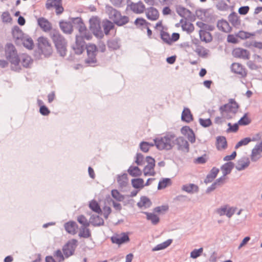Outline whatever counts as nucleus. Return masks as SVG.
<instances>
[{
  "label": "nucleus",
  "mask_w": 262,
  "mask_h": 262,
  "mask_svg": "<svg viewBox=\"0 0 262 262\" xmlns=\"http://www.w3.org/2000/svg\"><path fill=\"white\" fill-rule=\"evenodd\" d=\"M111 240L113 244L118 245L126 243L130 241L128 233L122 232L120 234H116L111 237Z\"/></svg>",
  "instance_id": "obj_13"
},
{
  "label": "nucleus",
  "mask_w": 262,
  "mask_h": 262,
  "mask_svg": "<svg viewBox=\"0 0 262 262\" xmlns=\"http://www.w3.org/2000/svg\"><path fill=\"white\" fill-rule=\"evenodd\" d=\"M254 35V34L250 33L244 31H239L236 34V36L242 39L249 38L251 36Z\"/></svg>",
  "instance_id": "obj_52"
},
{
  "label": "nucleus",
  "mask_w": 262,
  "mask_h": 262,
  "mask_svg": "<svg viewBox=\"0 0 262 262\" xmlns=\"http://www.w3.org/2000/svg\"><path fill=\"white\" fill-rule=\"evenodd\" d=\"M38 24L39 27L45 31H52L51 24L45 18L40 17L37 20Z\"/></svg>",
  "instance_id": "obj_23"
},
{
  "label": "nucleus",
  "mask_w": 262,
  "mask_h": 262,
  "mask_svg": "<svg viewBox=\"0 0 262 262\" xmlns=\"http://www.w3.org/2000/svg\"><path fill=\"white\" fill-rule=\"evenodd\" d=\"M182 190L189 193H197L199 191L198 185L194 184H189L183 185Z\"/></svg>",
  "instance_id": "obj_33"
},
{
  "label": "nucleus",
  "mask_w": 262,
  "mask_h": 262,
  "mask_svg": "<svg viewBox=\"0 0 262 262\" xmlns=\"http://www.w3.org/2000/svg\"><path fill=\"white\" fill-rule=\"evenodd\" d=\"M117 182L120 187L123 188L126 187L128 182L127 174L125 173L121 176H118Z\"/></svg>",
  "instance_id": "obj_38"
},
{
  "label": "nucleus",
  "mask_w": 262,
  "mask_h": 262,
  "mask_svg": "<svg viewBox=\"0 0 262 262\" xmlns=\"http://www.w3.org/2000/svg\"><path fill=\"white\" fill-rule=\"evenodd\" d=\"M219 172V169L213 167L209 173L207 175L206 178L204 180V183L208 184L212 182L214 179L216 177L218 173Z\"/></svg>",
  "instance_id": "obj_27"
},
{
  "label": "nucleus",
  "mask_w": 262,
  "mask_h": 262,
  "mask_svg": "<svg viewBox=\"0 0 262 262\" xmlns=\"http://www.w3.org/2000/svg\"><path fill=\"white\" fill-rule=\"evenodd\" d=\"M141 150L144 152H147L149 150V143L145 141L141 142L140 144Z\"/></svg>",
  "instance_id": "obj_63"
},
{
  "label": "nucleus",
  "mask_w": 262,
  "mask_h": 262,
  "mask_svg": "<svg viewBox=\"0 0 262 262\" xmlns=\"http://www.w3.org/2000/svg\"><path fill=\"white\" fill-rule=\"evenodd\" d=\"M146 16L148 19L152 21L157 20L159 17L158 10L154 7H150L145 10Z\"/></svg>",
  "instance_id": "obj_17"
},
{
  "label": "nucleus",
  "mask_w": 262,
  "mask_h": 262,
  "mask_svg": "<svg viewBox=\"0 0 262 262\" xmlns=\"http://www.w3.org/2000/svg\"><path fill=\"white\" fill-rule=\"evenodd\" d=\"M228 20L236 28H238L241 26V20L239 16L235 12H232L229 15Z\"/></svg>",
  "instance_id": "obj_22"
},
{
  "label": "nucleus",
  "mask_w": 262,
  "mask_h": 262,
  "mask_svg": "<svg viewBox=\"0 0 262 262\" xmlns=\"http://www.w3.org/2000/svg\"><path fill=\"white\" fill-rule=\"evenodd\" d=\"M70 19L72 24H73V27L77 28L80 33L85 30L86 26L81 17H73Z\"/></svg>",
  "instance_id": "obj_18"
},
{
  "label": "nucleus",
  "mask_w": 262,
  "mask_h": 262,
  "mask_svg": "<svg viewBox=\"0 0 262 262\" xmlns=\"http://www.w3.org/2000/svg\"><path fill=\"white\" fill-rule=\"evenodd\" d=\"M111 194L112 197L118 202L123 201L124 199V196L121 194L117 189L112 190Z\"/></svg>",
  "instance_id": "obj_49"
},
{
  "label": "nucleus",
  "mask_w": 262,
  "mask_h": 262,
  "mask_svg": "<svg viewBox=\"0 0 262 262\" xmlns=\"http://www.w3.org/2000/svg\"><path fill=\"white\" fill-rule=\"evenodd\" d=\"M115 24L111 20L105 19L102 22V26L103 28V34L108 35L110 34V31L115 28Z\"/></svg>",
  "instance_id": "obj_24"
},
{
  "label": "nucleus",
  "mask_w": 262,
  "mask_h": 262,
  "mask_svg": "<svg viewBox=\"0 0 262 262\" xmlns=\"http://www.w3.org/2000/svg\"><path fill=\"white\" fill-rule=\"evenodd\" d=\"M160 37L161 39L168 45L171 44V39L168 32L164 31L163 29L160 31Z\"/></svg>",
  "instance_id": "obj_45"
},
{
  "label": "nucleus",
  "mask_w": 262,
  "mask_h": 262,
  "mask_svg": "<svg viewBox=\"0 0 262 262\" xmlns=\"http://www.w3.org/2000/svg\"><path fill=\"white\" fill-rule=\"evenodd\" d=\"M216 27L219 30L223 32L229 33L232 30V27H230L229 23L223 19L217 21Z\"/></svg>",
  "instance_id": "obj_20"
},
{
  "label": "nucleus",
  "mask_w": 262,
  "mask_h": 262,
  "mask_svg": "<svg viewBox=\"0 0 262 262\" xmlns=\"http://www.w3.org/2000/svg\"><path fill=\"white\" fill-rule=\"evenodd\" d=\"M144 213L146 215L147 219L150 221L153 225H156L159 223L160 219L156 214L147 212H145Z\"/></svg>",
  "instance_id": "obj_42"
},
{
  "label": "nucleus",
  "mask_w": 262,
  "mask_h": 262,
  "mask_svg": "<svg viewBox=\"0 0 262 262\" xmlns=\"http://www.w3.org/2000/svg\"><path fill=\"white\" fill-rule=\"evenodd\" d=\"M86 48V46H85V42L83 40V37L76 35L75 43L72 47L75 54L77 55L81 54Z\"/></svg>",
  "instance_id": "obj_9"
},
{
  "label": "nucleus",
  "mask_w": 262,
  "mask_h": 262,
  "mask_svg": "<svg viewBox=\"0 0 262 262\" xmlns=\"http://www.w3.org/2000/svg\"><path fill=\"white\" fill-rule=\"evenodd\" d=\"M134 24L137 28H140L143 26L150 25V23L147 22L144 18L142 17L137 18L134 21Z\"/></svg>",
  "instance_id": "obj_47"
},
{
  "label": "nucleus",
  "mask_w": 262,
  "mask_h": 262,
  "mask_svg": "<svg viewBox=\"0 0 262 262\" xmlns=\"http://www.w3.org/2000/svg\"><path fill=\"white\" fill-rule=\"evenodd\" d=\"M132 185L136 189L142 188L144 187V180L141 178H136L132 180Z\"/></svg>",
  "instance_id": "obj_44"
},
{
  "label": "nucleus",
  "mask_w": 262,
  "mask_h": 262,
  "mask_svg": "<svg viewBox=\"0 0 262 262\" xmlns=\"http://www.w3.org/2000/svg\"><path fill=\"white\" fill-rule=\"evenodd\" d=\"M175 137L174 134L168 133L163 137L156 138L154 139L155 146L160 150H171L174 145V139Z\"/></svg>",
  "instance_id": "obj_4"
},
{
  "label": "nucleus",
  "mask_w": 262,
  "mask_h": 262,
  "mask_svg": "<svg viewBox=\"0 0 262 262\" xmlns=\"http://www.w3.org/2000/svg\"><path fill=\"white\" fill-rule=\"evenodd\" d=\"M106 199H107V201L108 203H110V202L112 203L114 208L116 210L120 211L122 209L121 205L120 203H116L114 200H113L112 198H111L110 195H108V196L107 197Z\"/></svg>",
  "instance_id": "obj_57"
},
{
  "label": "nucleus",
  "mask_w": 262,
  "mask_h": 262,
  "mask_svg": "<svg viewBox=\"0 0 262 262\" xmlns=\"http://www.w3.org/2000/svg\"><path fill=\"white\" fill-rule=\"evenodd\" d=\"M79 236L83 238H89L91 236L90 230L86 227H83L79 233Z\"/></svg>",
  "instance_id": "obj_50"
},
{
  "label": "nucleus",
  "mask_w": 262,
  "mask_h": 262,
  "mask_svg": "<svg viewBox=\"0 0 262 262\" xmlns=\"http://www.w3.org/2000/svg\"><path fill=\"white\" fill-rule=\"evenodd\" d=\"M39 113L43 116H48L50 113V111L49 108L45 105L40 106L39 108Z\"/></svg>",
  "instance_id": "obj_64"
},
{
  "label": "nucleus",
  "mask_w": 262,
  "mask_h": 262,
  "mask_svg": "<svg viewBox=\"0 0 262 262\" xmlns=\"http://www.w3.org/2000/svg\"><path fill=\"white\" fill-rule=\"evenodd\" d=\"M5 49L6 58L11 64V70L19 72L21 70L19 66L20 59L15 46L11 43H8L6 45Z\"/></svg>",
  "instance_id": "obj_3"
},
{
  "label": "nucleus",
  "mask_w": 262,
  "mask_h": 262,
  "mask_svg": "<svg viewBox=\"0 0 262 262\" xmlns=\"http://www.w3.org/2000/svg\"><path fill=\"white\" fill-rule=\"evenodd\" d=\"M174 145H177V149L185 152L189 151V144L188 141L183 137L174 139Z\"/></svg>",
  "instance_id": "obj_11"
},
{
  "label": "nucleus",
  "mask_w": 262,
  "mask_h": 262,
  "mask_svg": "<svg viewBox=\"0 0 262 262\" xmlns=\"http://www.w3.org/2000/svg\"><path fill=\"white\" fill-rule=\"evenodd\" d=\"M77 246V240L76 239H72L68 242L62 249L66 257L68 258L74 254Z\"/></svg>",
  "instance_id": "obj_10"
},
{
  "label": "nucleus",
  "mask_w": 262,
  "mask_h": 262,
  "mask_svg": "<svg viewBox=\"0 0 262 262\" xmlns=\"http://www.w3.org/2000/svg\"><path fill=\"white\" fill-rule=\"evenodd\" d=\"M90 30L97 38L102 39L104 37L103 32L101 27L100 19L98 16H93L89 20Z\"/></svg>",
  "instance_id": "obj_6"
},
{
  "label": "nucleus",
  "mask_w": 262,
  "mask_h": 262,
  "mask_svg": "<svg viewBox=\"0 0 262 262\" xmlns=\"http://www.w3.org/2000/svg\"><path fill=\"white\" fill-rule=\"evenodd\" d=\"M89 207L92 211L96 213H97L98 214L102 213V210L99 204L96 201L94 200L91 201L90 202Z\"/></svg>",
  "instance_id": "obj_41"
},
{
  "label": "nucleus",
  "mask_w": 262,
  "mask_h": 262,
  "mask_svg": "<svg viewBox=\"0 0 262 262\" xmlns=\"http://www.w3.org/2000/svg\"><path fill=\"white\" fill-rule=\"evenodd\" d=\"M253 140H254V139H253ZM251 141H252V140H251V139L249 137H247V138H244V139H242L241 141H239L235 145V148L237 149L238 148H239L240 146H241L242 145H246L248 144Z\"/></svg>",
  "instance_id": "obj_55"
},
{
  "label": "nucleus",
  "mask_w": 262,
  "mask_h": 262,
  "mask_svg": "<svg viewBox=\"0 0 262 262\" xmlns=\"http://www.w3.org/2000/svg\"><path fill=\"white\" fill-rule=\"evenodd\" d=\"M239 107V105L235 101L234 99H230L229 102L220 107L219 110L222 114L224 116L225 112H231L233 114H236L237 112V110Z\"/></svg>",
  "instance_id": "obj_8"
},
{
  "label": "nucleus",
  "mask_w": 262,
  "mask_h": 262,
  "mask_svg": "<svg viewBox=\"0 0 262 262\" xmlns=\"http://www.w3.org/2000/svg\"><path fill=\"white\" fill-rule=\"evenodd\" d=\"M90 224L94 227H98L104 225L103 219L98 215H92L90 219Z\"/></svg>",
  "instance_id": "obj_29"
},
{
  "label": "nucleus",
  "mask_w": 262,
  "mask_h": 262,
  "mask_svg": "<svg viewBox=\"0 0 262 262\" xmlns=\"http://www.w3.org/2000/svg\"><path fill=\"white\" fill-rule=\"evenodd\" d=\"M234 167V164L231 161L228 162L223 164L221 167L223 176H226L230 174Z\"/></svg>",
  "instance_id": "obj_32"
},
{
  "label": "nucleus",
  "mask_w": 262,
  "mask_h": 262,
  "mask_svg": "<svg viewBox=\"0 0 262 262\" xmlns=\"http://www.w3.org/2000/svg\"><path fill=\"white\" fill-rule=\"evenodd\" d=\"M21 63L24 68H29L30 64L32 63L30 56L27 55H24L21 57Z\"/></svg>",
  "instance_id": "obj_46"
},
{
  "label": "nucleus",
  "mask_w": 262,
  "mask_h": 262,
  "mask_svg": "<svg viewBox=\"0 0 262 262\" xmlns=\"http://www.w3.org/2000/svg\"><path fill=\"white\" fill-rule=\"evenodd\" d=\"M220 145L222 149H225L227 147L226 139L224 136H219L216 138V148L220 150Z\"/></svg>",
  "instance_id": "obj_37"
},
{
  "label": "nucleus",
  "mask_w": 262,
  "mask_h": 262,
  "mask_svg": "<svg viewBox=\"0 0 262 262\" xmlns=\"http://www.w3.org/2000/svg\"><path fill=\"white\" fill-rule=\"evenodd\" d=\"M64 228L67 232L71 234H76V230L78 228V225L74 221H69L64 224Z\"/></svg>",
  "instance_id": "obj_30"
},
{
  "label": "nucleus",
  "mask_w": 262,
  "mask_h": 262,
  "mask_svg": "<svg viewBox=\"0 0 262 262\" xmlns=\"http://www.w3.org/2000/svg\"><path fill=\"white\" fill-rule=\"evenodd\" d=\"M128 173L132 177H140L142 174L141 170L138 166H130L127 170Z\"/></svg>",
  "instance_id": "obj_39"
},
{
  "label": "nucleus",
  "mask_w": 262,
  "mask_h": 262,
  "mask_svg": "<svg viewBox=\"0 0 262 262\" xmlns=\"http://www.w3.org/2000/svg\"><path fill=\"white\" fill-rule=\"evenodd\" d=\"M176 12L182 17L186 16L188 18H190L192 16V12L189 9H187L181 5L177 6Z\"/></svg>",
  "instance_id": "obj_26"
},
{
  "label": "nucleus",
  "mask_w": 262,
  "mask_h": 262,
  "mask_svg": "<svg viewBox=\"0 0 262 262\" xmlns=\"http://www.w3.org/2000/svg\"><path fill=\"white\" fill-rule=\"evenodd\" d=\"M200 124L204 127H207L212 125V122L210 119H204L203 118L199 119Z\"/></svg>",
  "instance_id": "obj_60"
},
{
  "label": "nucleus",
  "mask_w": 262,
  "mask_h": 262,
  "mask_svg": "<svg viewBox=\"0 0 262 262\" xmlns=\"http://www.w3.org/2000/svg\"><path fill=\"white\" fill-rule=\"evenodd\" d=\"M260 151L259 148H258L257 145L255 146V147L252 150L251 154V160L253 162H256L259 159V157H257V155L259 154V151Z\"/></svg>",
  "instance_id": "obj_54"
},
{
  "label": "nucleus",
  "mask_w": 262,
  "mask_h": 262,
  "mask_svg": "<svg viewBox=\"0 0 262 262\" xmlns=\"http://www.w3.org/2000/svg\"><path fill=\"white\" fill-rule=\"evenodd\" d=\"M203 248H200L198 249H194L190 253V257L192 258H196L200 256L203 252Z\"/></svg>",
  "instance_id": "obj_61"
},
{
  "label": "nucleus",
  "mask_w": 262,
  "mask_h": 262,
  "mask_svg": "<svg viewBox=\"0 0 262 262\" xmlns=\"http://www.w3.org/2000/svg\"><path fill=\"white\" fill-rule=\"evenodd\" d=\"M232 55L235 58L244 59H249L250 58L249 52L247 50L241 48L234 49L232 51Z\"/></svg>",
  "instance_id": "obj_16"
},
{
  "label": "nucleus",
  "mask_w": 262,
  "mask_h": 262,
  "mask_svg": "<svg viewBox=\"0 0 262 262\" xmlns=\"http://www.w3.org/2000/svg\"><path fill=\"white\" fill-rule=\"evenodd\" d=\"M12 34L15 43L17 45H21L22 39L26 35L17 26H15L12 30Z\"/></svg>",
  "instance_id": "obj_14"
},
{
  "label": "nucleus",
  "mask_w": 262,
  "mask_h": 262,
  "mask_svg": "<svg viewBox=\"0 0 262 262\" xmlns=\"http://www.w3.org/2000/svg\"><path fill=\"white\" fill-rule=\"evenodd\" d=\"M77 221L82 225L83 227H87L90 225V222H88L87 219L83 215H79L77 218Z\"/></svg>",
  "instance_id": "obj_56"
},
{
  "label": "nucleus",
  "mask_w": 262,
  "mask_h": 262,
  "mask_svg": "<svg viewBox=\"0 0 262 262\" xmlns=\"http://www.w3.org/2000/svg\"><path fill=\"white\" fill-rule=\"evenodd\" d=\"M54 7L56 9V14H61L64 9L62 6V0H47L46 4V8L47 9Z\"/></svg>",
  "instance_id": "obj_12"
},
{
  "label": "nucleus",
  "mask_w": 262,
  "mask_h": 262,
  "mask_svg": "<svg viewBox=\"0 0 262 262\" xmlns=\"http://www.w3.org/2000/svg\"><path fill=\"white\" fill-rule=\"evenodd\" d=\"M249 164V159L244 158L237 161L235 168L237 170L241 171L247 167Z\"/></svg>",
  "instance_id": "obj_31"
},
{
  "label": "nucleus",
  "mask_w": 262,
  "mask_h": 262,
  "mask_svg": "<svg viewBox=\"0 0 262 262\" xmlns=\"http://www.w3.org/2000/svg\"><path fill=\"white\" fill-rule=\"evenodd\" d=\"M2 18L4 22L10 23L12 20V18L8 11H6L3 13L2 15Z\"/></svg>",
  "instance_id": "obj_62"
},
{
  "label": "nucleus",
  "mask_w": 262,
  "mask_h": 262,
  "mask_svg": "<svg viewBox=\"0 0 262 262\" xmlns=\"http://www.w3.org/2000/svg\"><path fill=\"white\" fill-rule=\"evenodd\" d=\"M107 46L110 51L118 50L120 47L119 40L117 39H108L107 41Z\"/></svg>",
  "instance_id": "obj_35"
},
{
  "label": "nucleus",
  "mask_w": 262,
  "mask_h": 262,
  "mask_svg": "<svg viewBox=\"0 0 262 262\" xmlns=\"http://www.w3.org/2000/svg\"><path fill=\"white\" fill-rule=\"evenodd\" d=\"M216 7L220 11H225L228 9V5L224 1L220 0L216 4Z\"/></svg>",
  "instance_id": "obj_53"
},
{
  "label": "nucleus",
  "mask_w": 262,
  "mask_h": 262,
  "mask_svg": "<svg viewBox=\"0 0 262 262\" xmlns=\"http://www.w3.org/2000/svg\"><path fill=\"white\" fill-rule=\"evenodd\" d=\"M199 35L201 40L206 43L210 42L213 39L211 34L209 32L206 31L205 30H200Z\"/></svg>",
  "instance_id": "obj_34"
},
{
  "label": "nucleus",
  "mask_w": 262,
  "mask_h": 262,
  "mask_svg": "<svg viewBox=\"0 0 262 262\" xmlns=\"http://www.w3.org/2000/svg\"><path fill=\"white\" fill-rule=\"evenodd\" d=\"M105 11L110 20L118 27L123 26L129 23L128 16L122 15L120 11L109 5H106Z\"/></svg>",
  "instance_id": "obj_2"
},
{
  "label": "nucleus",
  "mask_w": 262,
  "mask_h": 262,
  "mask_svg": "<svg viewBox=\"0 0 262 262\" xmlns=\"http://www.w3.org/2000/svg\"><path fill=\"white\" fill-rule=\"evenodd\" d=\"M193 119V115L189 108L185 107L182 113L181 120L185 122L189 123Z\"/></svg>",
  "instance_id": "obj_28"
},
{
  "label": "nucleus",
  "mask_w": 262,
  "mask_h": 262,
  "mask_svg": "<svg viewBox=\"0 0 262 262\" xmlns=\"http://www.w3.org/2000/svg\"><path fill=\"white\" fill-rule=\"evenodd\" d=\"M50 36L55 45L57 53L60 56L65 57L68 51V41L66 39L57 29L52 30L50 32Z\"/></svg>",
  "instance_id": "obj_1"
},
{
  "label": "nucleus",
  "mask_w": 262,
  "mask_h": 262,
  "mask_svg": "<svg viewBox=\"0 0 262 262\" xmlns=\"http://www.w3.org/2000/svg\"><path fill=\"white\" fill-rule=\"evenodd\" d=\"M37 41L38 48L41 51V53L46 57L50 56L53 52V49L48 38L43 36H40L38 38Z\"/></svg>",
  "instance_id": "obj_7"
},
{
  "label": "nucleus",
  "mask_w": 262,
  "mask_h": 262,
  "mask_svg": "<svg viewBox=\"0 0 262 262\" xmlns=\"http://www.w3.org/2000/svg\"><path fill=\"white\" fill-rule=\"evenodd\" d=\"M59 27L65 34H71L73 32V26L71 21H66L63 20L60 21Z\"/></svg>",
  "instance_id": "obj_19"
},
{
  "label": "nucleus",
  "mask_w": 262,
  "mask_h": 262,
  "mask_svg": "<svg viewBox=\"0 0 262 262\" xmlns=\"http://www.w3.org/2000/svg\"><path fill=\"white\" fill-rule=\"evenodd\" d=\"M169 206L167 205H162L154 208V211L157 213H164L168 210Z\"/></svg>",
  "instance_id": "obj_58"
},
{
  "label": "nucleus",
  "mask_w": 262,
  "mask_h": 262,
  "mask_svg": "<svg viewBox=\"0 0 262 262\" xmlns=\"http://www.w3.org/2000/svg\"><path fill=\"white\" fill-rule=\"evenodd\" d=\"M239 124L238 123H234L233 125H232L231 123H228V126L229 128L227 129V132H236L239 128Z\"/></svg>",
  "instance_id": "obj_59"
},
{
  "label": "nucleus",
  "mask_w": 262,
  "mask_h": 262,
  "mask_svg": "<svg viewBox=\"0 0 262 262\" xmlns=\"http://www.w3.org/2000/svg\"><path fill=\"white\" fill-rule=\"evenodd\" d=\"M151 205V202L149 198L145 196H142L140 198V201L137 203V206L139 208L143 206L145 207H149Z\"/></svg>",
  "instance_id": "obj_40"
},
{
  "label": "nucleus",
  "mask_w": 262,
  "mask_h": 262,
  "mask_svg": "<svg viewBox=\"0 0 262 262\" xmlns=\"http://www.w3.org/2000/svg\"><path fill=\"white\" fill-rule=\"evenodd\" d=\"M251 122V120L248 117L247 113L245 114L244 116L238 120V123L239 125H247Z\"/></svg>",
  "instance_id": "obj_51"
},
{
  "label": "nucleus",
  "mask_w": 262,
  "mask_h": 262,
  "mask_svg": "<svg viewBox=\"0 0 262 262\" xmlns=\"http://www.w3.org/2000/svg\"><path fill=\"white\" fill-rule=\"evenodd\" d=\"M172 182L169 178H163L162 180L160 181L158 186V189L161 190L166 188L168 186L171 185Z\"/></svg>",
  "instance_id": "obj_43"
},
{
  "label": "nucleus",
  "mask_w": 262,
  "mask_h": 262,
  "mask_svg": "<svg viewBox=\"0 0 262 262\" xmlns=\"http://www.w3.org/2000/svg\"><path fill=\"white\" fill-rule=\"evenodd\" d=\"M192 43L196 47L195 52L198 54V55L201 57H206L208 55L209 50L205 49L204 47L201 46L200 45V42L199 40L196 39L195 40H193Z\"/></svg>",
  "instance_id": "obj_21"
},
{
  "label": "nucleus",
  "mask_w": 262,
  "mask_h": 262,
  "mask_svg": "<svg viewBox=\"0 0 262 262\" xmlns=\"http://www.w3.org/2000/svg\"><path fill=\"white\" fill-rule=\"evenodd\" d=\"M231 71L238 75L241 78H244L247 75V70L239 63H233L231 66Z\"/></svg>",
  "instance_id": "obj_15"
},
{
  "label": "nucleus",
  "mask_w": 262,
  "mask_h": 262,
  "mask_svg": "<svg viewBox=\"0 0 262 262\" xmlns=\"http://www.w3.org/2000/svg\"><path fill=\"white\" fill-rule=\"evenodd\" d=\"M130 9L137 14L142 13L146 10L145 5L141 1L137 3H132L130 5Z\"/></svg>",
  "instance_id": "obj_25"
},
{
  "label": "nucleus",
  "mask_w": 262,
  "mask_h": 262,
  "mask_svg": "<svg viewBox=\"0 0 262 262\" xmlns=\"http://www.w3.org/2000/svg\"><path fill=\"white\" fill-rule=\"evenodd\" d=\"M22 40L21 45H23L25 48L29 50L33 48V40L29 35H26Z\"/></svg>",
  "instance_id": "obj_36"
},
{
  "label": "nucleus",
  "mask_w": 262,
  "mask_h": 262,
  "mask_svg": "<svg viewBox=\"0 0 262 262\" xmlns=\"http://www.w3.org/2000/svg\"><path fill=\"white\" fill-rule=\"evenodd\" d=\"M86 49L87 57L84 59V64L92 67L98 66L99 63L96 56L98 49L97 46L95 44H90L86 46Z\"/></svg>",
  "instance_id": "obj_5"
},
{
  "label": "nucleus",
  "mask_w": 262,
  "mask_h": 262,
  "mask_svg": "<svg viewBox=\"0 0 262 262\" xmlns=\"http://www.w3.org/2000/svg\"><path fill=\"white\" fill-rule=\"evenodd\" d=\"M181 27L182 30L183 31H186L188 34L192 33L194 30L193 25L190 23H187L186 21H185L184 24H182Z\"/></svg>",
  "instance_id": "obj_48"
}]
</instances>
